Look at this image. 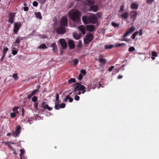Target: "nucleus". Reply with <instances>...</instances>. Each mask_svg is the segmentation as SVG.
I'll list each match as a JSON object with an SVG mask.
<instances>
[{"mask_svg": "<svg viewBox=\"0 0 159 159\" xmlns=\"http://www.w3.org/2000/svg\"><path fill=\"white\" fill-rule=\"evenodd\" d=\"M40 86H39L38 89L33 90V92L28 95V99H30L33 96L36 94L37 93Z\"/></svg>", "mask_w": 159, "mask_h": 159, "instance_id": "16", "label": "nucleus"}, {"mask_svg": "<svg viewBox=\"0 0 159 159\" xmlns=\"http://www.w3.org/2000/svg\"><path fill=\"white\" fill-rule=\"evenodd\" d=\"M56 32L58 34H64L66 32V30L64 28L59 27L57 28Z\"/></svg>", "mask_w": 159, "mask_h": 159, "instance_id": "13", "label": "nucleus"}, {"mask_svg": "<svg viewBox=\"0 0 159 159\" xmlns=\"http://www.w3.org/2000/svg\"><path fill=\"white\" fill-rule=\"evenodd\" d=\"M44 109H47L49 111H51L52 109V108L51 107H49L48 106V105L47 104L45 105V106H44Z\"/></svg>", "mask_w": 159, "mask_h": 159, "instance_id": "28", "label": "nucleus"}, {"mask_svg": "<svg viewBox=\"0 0 159 159\" xmlns=\"http://www.w3.org/2000/svg\"><path fill=\"white\" fill-rule=\"evenodd\" d=\"M59 99V95L58 93H57L56 94V101H58Z\"/></svg>", "mask_w": 159, "mask_h": 159, "instance_id": "53", "label": "nucleus"}, {"mask_svg": "<svg viewBox=\"0 0 159 159\" xmlns=\"http://www.w3.org/2000/svg\"><path fill=\"white\" fill-rule=\"evenodd\" d=\"M45 102H44L42 103L41 104L40 106L41 107L43 108H44V106H45Z\"/></svg>", "mask_w": 159, "mask_h": 159, "instance_id": "52", "label": "nucleus"}, {"mask_svg": "<svg viewBox=\"0 0 159 159\" xmlns=\"http://www.w3.org/2000/svg\"><path fill=\"white\" fill-rule=\"evenodd\" d=\"M125 10L124 9V5H122L121 6L120 8L119 11V12H120L122 11H124Z\"/></svg>", "mask_w": 159, "mask_h": 159, "instance_id": "39", "label": "nucleus"}, {"mask_svg": "<svg viewBox=\"0 0 159 159\" xmlns=\"http://www.w3.org/2000/svg\"><path fill=\"white\" fill-rule=\"evenodd\" d=\"M21 25L22 24L20 22H16L14 23L13 31L15 33H17Z\"/></svg>", "mask_w": 159, "mask_h": 159, "instance_id": "9", "label": "nucleus"}, {"mask_svg": "<svg viewBox=\"0 0 159 159\" xmlns=\"http://www.w3.org/2000/svg\"><path fill=\"white\" fill-rule=\"evenodd\" d=\"M69 84H71L72 83H75L76 82V80L74 78H71L68 81Z\"/></svg>", "mask_w": 159, "mask_h": 159, "instance_id": "29", "label": "nucleus"}, {"mask_svg": "<svg viewBox=\"0 0 159 159\" xmlns=\"http://www.w3.org/2000/svg\"><path fill=\"white\" fill-rule=\"evenodd\" d=\"M16 114L15 112H11L10 113V116L11 118H13L16 116Z\"/></svg>", "mask_w": 159, "mask_h": 159, "instance_id": "36", "label": "nucleus"}, {"mask_svg": "<svg viewBox=\"0 0 159 159\" xmlns=\"http://www.w3.org/2000/svg\"><path fill=\"white\" fill-rule=\"evenodd\" d=\"M135 28L134 26H132L129 28L126 31L122 37V38H123L122 40L128 43L130 41V39L125 38L129 35L130 34L132 33L135 30Z\"/></svg>", "mask_w": 159, "mask_h": 159, "instance_id": "5", "label": "nucleus"}, {"mask_svg": "<svg viewBox=\"0 0 159 159\" xmlns=\"http://www.w3.org/2000/svg\"><path fill=\"white\" fill-rule=\"evenodd\" d=\"M87 28L88 30L91 32L93 31L94 29V26L93 25H88L87 26Z\"/></svg>", "mask_w": 159, "mask_h": 159, "instance_id": "22", "label": "nucleus"}, {"mask_svg": "<svg viewBox=\"0 0 159 159\" xmlns=\"http://www.w3.org/2000/svg\"><path fill=\"white\" fill-rule=\"evenodd\" d=\"M15 12L10 13L9 14V17L8 21L11 24L13 23L14 22V20L15 17Z\"/></svg>", "mask_w": 159, "mask_h": 159, "instance_id": "12", "label": "nucleus"}, {"mask_svg": "<svg viewBox=\"0 0 159 159\" xmlns=\"http://www.w3.org/2000/svg\"><path fill=\"white\" fill-rule=\"evenodd\" d=\"M69 99V101L70 102H72L73 101V99L72 98L70 97H69V98H68Z\"/></svg>", "mask_w": 159, "mask_h": 159, "instance_id": "59", "label": "nucleus"}, {"mask_svg": "<svg viewBox=\"0 0 159 159\" xmlns=\"http://www.w3.org/2000/svg\"><path fill=\"white\" fill-rule=\"evenodd\" d=\"M20 126L19 125H17L16 127V130L13 134V136L15 137H16L18 136L19 134L20 133Z\"/></svg>", "mask_w": 159, "mask_h": 159, "instance_id": "15", "label": "nucleus"}, {"mask_svg": "<svg viewBox=\"0 0 159 159\" xmlns=\"http://www.w3.org/2000/svg\"><path fill=\"white\" fill-rule=\"evenodd\" d=\"M80 74H81L82 75V74L83 75H85L86 74V70H83V69L81 70L80 71Z\"/></svg>", "mask_w": 159, "mask_h": 159, "instance_id": "35", "label": "nucleus"}, {"mask_svg": "<svg viewBox=\"0 0 159 159\" xmlns=\"http://www.w3.org/2000/svg\"><path fill=\"white\" fill-rule=\"evenodd\" d=\"M143 34L142 33V30L140 29L139 30V36H141Z\"/></svg>", "mask_w": 159, "mask_h": 159, "instance_id": "58", "label": "nucleus"}, {"mask_svg": "<svg viewBox=\"0 0 159 159\" xmlns=\"http://www.w3.org/2000/svg\"><path fill=\"white\" fill-rule=\"evenodd\" d=\"M121 16L122 17L124 18L125 19H126L128 17L129 14L128 12H125L122 14Z\"/></svg>", "mask_w": 159, "mask_h": 159, "instance_id": "24", "label": "nucleus"}, {"mask_svg": "<svg viewBox=\"0 0 159 159\" xmlns=\"http://www.w3.org/2000/svg\"><path fill=\"white\" fill-rule=\"evenodd\" d=\"M72 93H70V94L68 95H67L66 97L64 99V102H66L67 101L68 99L69 98V95L71 94Z\"/></svg>", "mask_w": 159, "mask_h": 159, "instance_id": "49", "label": "nucleus"}, {"mask_svg": "<svg viewBox=\"0 0 159 159\" xmlns=\"http://www.w3.org/2000/svg\"><path fill=\"white\" fill-rule=\"evenodd\" d=\"M80 91H77L75 92H74L76 94L80 95L81 93L80 92Z\"/></svg>", "mask_w": 159, "mask_h": 159, "instance_id": "60", "label": "nucleus"}, {"mask_svg": "<svg viewBox=\"0 0 159 159\" xmlns=\"http://www.w3.org/2000/svg\"><path fill=\"white\" fill-rule=\"evenodd\" d=\"M23 9L25 11H27L28 10L29 8L27 7H23Z\"/></svg>", "mask_w": 159, "mask_h": 159, "instance_id": "56", "label": "nucleus"}, {"mask_svg": "<svg viewBox=\"0 0 159 159\" xmlns=\"http://www.w3.org/2000/svg\"><path fill=\"white\" fill-rule=\"evenodd\" d=\"M52 48V50L55 52L57 53V47L55 43H53L51 46Z\"/></svg>", "mask_w": 159, "mask_h": 159, "instance_id": "19", "label": "nucleus"}, {"mask_svg": "<svg viewBox=\"0 0 159 159\" xmlns=\"http://www.w3.org/2000/svg\"><path fill=\"white\" fill-rule=\"evenodd\" d=\"M114 46L113 45H106L105 46V48L106 49L112 48Z\"/></svg>", "mask_w": 159, "mask_h": 159, "instance_id": "26", "label": "nucleus"}, {"mask_svg": "<svg viewBox=\"0 0 159 159\" xmlns=\"http://www.w3.org/2000/svg\"><path fill=\"white\" fill-rule=\"evenodd\" d=\"M154 0H147L146 2L148 4H152Z\"/></svg>", "mask_w": 159, "mask_h": 159, "instance_id": "44", "label": "nucleus"}, {"mask_svg": "<svg viewBox=\"0 0 159 159\" xmlns=\"http://www.w3.org/2000/svg\"><path fill=\"white\" fill-rule=\"evenodd\" d=\"M60 108H63L65 107L66 106V104L64 103H62L60 104Z\"/></svg>", "mask_w": 159, "mask_h": 159, "instance_id": "48", "label": "nucleus"}, {"mask_svg": "<svg viewBox=\"0 0 159 159\" xmlns=\"http://www.w3.org/2000/svg\"><path fill=\"white\" fill-rule=\"evenodd\" d=\"M152 56L154 57H157V53L155 51L152 52Z\"/></svg>", "mask_w": 159, "mask_h": 159, "instance_id": "45", "label": "nucleus"}, {"mask_svg": "<svg viewBox=\"0 0 159 159\" xmlns=\"http://www.w3.org/2000/svg\"><path fill=\"white\" fill-rule=\"evenodd\" d=\"M20 157L21 159H26L25 157L24 156H20Z\"/></svg>", "mask_w": 159, "mask_h": 159, "instance_id": "64", "label": "nucleus"}, {"mask_svg": "<svg viewBox=\"0 0 159 159\" xmlns=\"http://www.w3.org/2000/svg\"><path fill=\"white\" fill-rule=\"evenodd\" d=\"M24 149H20V156H23L24 154Z\"/></svg>", "mask_w": 159, "mask_h": 159, "instance_id": "46", "label": "nucleus"}, {"mask_svg": "<svg viewBox=\"0 0 159 159\" xmlns=\"http://www.w3.org/2000/svg\"><path fill=\"white\" fill-rule=\"evenodd\" d=\"M38 103L37 102L35 103L34 104V107L36 110L38 109Z\"/></svg>", "mask_w": 159, "mask_h": 159, "instance_id": "42", "label": "nucleus"}, {"mask_svg": "<svg viewBox=\"0 0 159 159\" xmlns=\"http://www.w3.org/2000/svg\"><path fill=\"white\" fill-rule=\"evenodd\" d=\"M93 39V35L91 33H89L87 35L84 40V43L86 44L89 43Z\"/></svg>", "mask_w": 159, "mask_h": 159, "instance_id": "6", "label": "nucleus"}, {"mask_svg": "<svg viewBox=\"0 0 159 159\" xmlns=\"http://www.w3.org/2000/svg\"><path fill=\"white\" fill-rule=\"evenodd\" d=\"M131 8L132 9H137L138 8V5L134 3H132L131 5Z\"/></svg>", "mask_w": 159, "mask_h": 159, "instance_id": "21", "label": "nucleus"}, {"mask_svg": "<svg viewBox=\"0 0 159 159\" xmlns=\"http://www.w3.org/2000/svg\"><path fill=\"white\" fill-rule=\"evenodd\" d=\"M97 20V18L94 14H90L88 17L87 16H84L82 17V21L85 24L89 23L94 24L96 22Z\"/></svg>", "mask_w": 159, "mask_h": 159, "instance_id": "1", "label": "nucleus"}, {"mask_svg": "<svg viewBox=\"0 0 159 159\" xmlns=\"http://www.w3.org/2000/svg\"><path fill=\"white\" fill-rule=\"evenodd\" d=\"M125 43H117L116 44V47H120L124 45Z\"/></svg>", "mask_w": 159, "mask_h": 159, "instance_id": "41", "label": "nucleus"}, {"mask_svg": "<svg viewBox=\"0 0 159 159\" xmlns=\"http://www.w3.org/2000/svg\"><path fill=\"white\" fill-rule=\"evenodd\" d=\"M135 50V48L134 47H130L129 49V51L130 52H131L132 51H134Z\"/></svg>", "mask_w": 159, "mask_h": 159, "instance_id": "34", "label": "nucleus"}, {"mask_svg": "<svg viewBox=\"0 0 159 159\" xmlns=\"http://www.w3.org/2000/svg\"><path fill=\"white\" fill-rule=\"evenodd\" d=\"M25 38L24 37H22L20 36H17L14 43V46L16 47H19V43L21 42Z\"/></svg>", "mask_w": 159, "mask_h": 159, "instance_id": "10", "label": "nucleus"}, {"mask_svg": "<svg viewBox=\"0 0 159 159\" xmlns=\"http://www.w3.org/2000/svg\"><path fill=\"white\" fill-rule=\"evenodd\" d=\"M38 100V98L36 96L33 97L32 99V101L34 102H36Z\"/></svg>", "mask_w": 159, "mask_h": 159, "instance_id": "33", "label": "nucleus"}, {"mask_svg": "<svg viewBox=\"0 0 159 159\" xmlns=\"http://www.w3.org/2000/svg\"><path fill=\"white\" fill-rule=\"evenodd\" d=\"M18 108L19 107H14L12 109V111H14V112H15L16 113H18Z\"/></svg>", "mask_w": 159, "mask_h": 159, "instance_id": "30", "label": "nucleus"}, {"mask_svg": "<svg viewBox=\"0 0 159 159\" xmlns=\"http://www.w3.org/2000/svg\"><path fill=\"white\" fill-rule=\"evenodd\" d=\"M68 44L69 48L70 49H74L75 48V45L73 40L71 39L69 40Z\"/></svg>", "mask_w": 159, "mask_h": 159, "instance_id": "14", "label": "nucleus"}, {"mask_svg": "<svg viewBox=\"0 0 159 159\" xmlns=\"http://www.w3.org/2000/svg\"><path fill=\"white\" fill-rule=\"evenodd\" d=\"M75 99L76 101H78L80 99V97L78 95H76L75 96Z\"/></svg>", "mask_w": 159, "mask_h": 159, "instance_id": "51", "label": "nucleus"}, {"mask_svg": "<svg viewBox=\"0 0 159 159\" xmlns=\"http://www.w3.org/2000/svg\"><path fill=\"white\" fill-rule=\"evenodd\" d=\"M56 110H58L60 108V104H55L54 106Z\"/></svg>", "mask_w": 159, "mask_h": 159, "instance_id": "38", "label": "nucleus"}, {"mask_svg": "<svg viewBox=\"0 0 159 159\" xmlns=\"http://www.w3.org/2000/svg\"><path fill=\"white\" fill-rule=\"evenodd\" d=\"M3 142L5 143V145H7L8 146H9V145H10V142H5L3 141Z\"/></svg>", "mask_w": 159, "mask_h": 159, "instance_id": "57", "label": "nucleus"}, {"mask_svg": "<svg viewBox=\"0 0 159 159\" xmlns=\"http://www.w3.org/2000/svg\"><path fill=\"white\" fill-rule=\"evenodd\" d=\"M36 16L37 18H39L40 19H42V16H41V13L40 12H38L35 13Z\"/></svg>", "mask_w": 159, "mask_h": 159, "instance_id": "23", "label": "nucleus"}, {"mask_svg": "<svg viewBox=\"0 0 159 159\" xmlns=\"http://www.w3.org/2000/svg\"><path fill=\"white\" fill-rule=\"evenodd\" d=\"M12 77L14 78L15 80H16L18 78L17 74H13L12 75Z\"/></svg>", "mask_w": 159, "mask_h": 159, "instance_id": "47", "label": "nucleus"}, {"mask_svg": "<svg viewBox=\"0 0 159 159\" xmlns=\"http://www.w3.org/2000/svg\"><path fill=\"white\" fill-rule=\"evenodd\" d=\"M60 22V25L61 26H67L68 25L67 19L66 16H63Z\"/></svg>", "mask_w": 159, "mask_h": 159, "instance_id": "8", "label": "nucleus"}, {"mask_svg": "<svg viewBox=\"0 0 159 159\" xmlns=\"http://www.w3.org/2000/svg\"><path fill=\"white\" fill-rule=\"evenodd\" d=\"M5 57V56L2 55V56L1 58L0 59L1 61H3V60L4 59Z\"/></svg>", "mask_w": 159, "mask_h": 159, "instance_id": "62", "label": "nucleus"}, {"mask_svg": "<svg viewBox=\"0 0 159 159\" xmlns=\"http://www.w3.org/2000/svg\"><path fill=\"white\" fill-rule=\"evenodd\" d=\"M79 61L78 59H75L73 60L74 64L75 66L78 63Z\"/></svg>", "mask_w": 159, "mask_h": 159, "instance_id": "40", "label": "nucleus"}, {"mask_svg": "<svg viewBox=\"0 0 159 159\" xmlns=\"http://www.w3.org/2000/svg\"><path fill=\"white\" fill-rule=\"evenodd\" d=\"M85 4L89 7V10L94 12H97L98 10V4H95L94 0H86Z\"/></svg>", "mask_w": 159, "mask_h": 159, "instance_id": "3", "label": "nucleus"}, {"mask_svg": "<svg viewBox=\"0 0 159 159\" xmlns=\"http://www.w3.org/2000/svg\"><path fill=\"white\" fill-rule=\"evenodd\" d=\"M112 25L114 27H119V25L118 24L115 23V22H112L111 23Z\"/></svg>", "mask_w": 159, "mask_h": 159, "instance_id": "37", "label": "nucleus"}, {"mask_svg": "<svg viewBox=\"0 0 159 159\" xmlns=\"http://www.w3.org/2000/svg\"><path fill=\"white\" fill-rule=\"evenodd\" d=\"M132 15L131 17L133 19V21H134L136 18V16L137 15V12L136 11H133L132 12Z\"/></svg>", "mask_w": 159, "mask_h": 159, "instance_id": "18", "label": "nucleus"}, {"mask_svg": "<svg viewBox=\"0 0 159 159\" xmlns=\"http://www.w3.org/2000/svg\"><path fill=\"white\" fill-rule=\"evenodd\" d=\"M82 78L83 76L81 74H80L78 76V79L80 80H81L82 79Z\"/></svg>", "mask_w": 159, "mask_h": 159, "instance_id": "50", "label": "nucleus"}, {"mask_svg": "<svg viewBox=\"0 0 159 159\" xmlns=\"http://www.w3.org/2000/svg\"><path fill=\"white\" fill-rule=\"evenodd\" d=\"M60 43L63 49H66L67 47V43L65 40L64 39H60L59 40Z\"/></svg>", "mask_w": 159, "mask_h": 159, "instance_id": "11", "label": "nucleus"}, {"mask_svg": "<svg viewBox=\"0 0 159 159\" xmlns=\"http://www.w3.org/2000/svg\"><path fill=\"white\" fill-rule=\"evenodd\" d=\"M123 77V76L121 75H119L118 77H117V78L118 79H122Z\"/></svg>", "mask_w": 159, "mask_h": 159, "instance_id": "63", "label": "nucleus"}, {"mask_svg": "<svg viewBox=\"0 0 159 159\" xmlns=\"http://www.w3.org/2000/svg\"><path fill=\"white\" fill-rule=\"evenodd\" d=\"M139 33L138 31H137L135 32L131 36V38L133 39H134L135 37L137 36Z\"/></svg>", "mask_w": 159, "mask_h": 159, "instance_id": "27", "label": "nucleus"}, {"mask_svg": "<svg viewBox=\"0 0 159 159\" xmlns=\"http://www.w3.org/2000/svg\"><path fill=\"white\" fill-rule=\"evenodd\" d=\"M82 45V42L81 40H79L78 42V43L77 45V47L78 48H81Z\"/></svg>", "mask_w": 159, "mask_h": 159, "instance_id": "32", "label": "nucleus"}, {"mask_svg": "<svg viewBox=\"0 0 159 159\" xmlns=\"http://www.w3.org/2000/svg\"><path fill=\"white\" fill-rule=\"evenodd\" d=\"M9 147V149H11V151H14V149L10 145H9V146H8Z\"/></svg>", "mask_w": 159, "mask_h": 159, "instance_id": "61", "label": "nucleus"}, {"mask_svg": "<svg viewBox=\"0 0 159 159\" xmlns=\"http://www.w3.org/2000/svg\"><path fill=\"white\" fill-rule=\"evenodd\" d=\"M33 5L35 7H37L38 5V2L36 1H34L33 2Z\"/></svg>", "mask_w": 159, "mask_h": 159, "instance_id": "43", "label": "nucleus"}, {"mask_svg": "<svg viewBox=\"0 0 159 159\" xmlns=\"http://www.w3.org/2000/svg\"><path fill=\"white\" fill-rule=\"evenodd\" d=\"M104 57V55L101 54H100L98 56V61L100 63V66H102L104 65L107 62V60L103 58Z\"/></svg>", "mask_w": 159, "mask_h": 159, "instance_id": "7", "label": "nucleus"}, {"mask_svg": "<svg viewBox=\"0 0 159 159\" xmlns=\"http://www.w3.org/2000/svg\"><path fill=\"white\" fill-rule=\"evenodd\" d=\"M38 48L40 49H46L47 47L45 44H42L38 47Z\"/></svg>", "mask_w": 159, "mask_h": 159, "instance_id": "25", "label": "nucleus"}, {"mask_svg": "<svg viewBox=\"0 0 159 159\" xmlns=\"http://www.w3.org/2000/svg\"><path fill=\"white\" fill-rule=\"evenodd\" d=\"M8 50V48H7V47L4 48L3 49V55H4V56H5V55L6 54L7 52V51Z\"/></svg>", "mask_w": 159, "mask_h": 159, "instance_id": "31", "label": "nucleus"}, {"mask_svg": "<svg viewBox=\"0 0 159 159\" xmlns=\"http://www.w3.org/2000/svg\"><path fill=\"white\" fill-rule=\"evenodd\" d=\"M70 18L75 23H79L80 20L81 14L78 11H76L70 13Z\"/></svg>", "mask_w": 159, "mask_h": 159, "instance_id": "2", "label": "nucleus"}, {"mask_svg": "<svg viewBox=\"0 0 159 159\" xmlns=\"http://www.w3.org/2000/svg\"><path fill=\"white\" fill-rule=\"evenodd\" d=\"M74 38L76 39H79L81 35L80 34H78L76 32H74L73 33Z\"/></svg>", "mask_w": 159, "mask_h": 159, "instance_id": "20", "label": "nucleus"}, {"mask_svg": "<svg viewBox=\"0 0 159 159\" xmlns=\"http://www.w3.org/2000/svg\"><path fill=\"white\" fill-rule=\"evenodd\" d=\"M17 53V51L16 50H13L12 52V54L14 55H16Z\"/></svg>", "mask_w": 159, "mask_h": 159, "instance_id": "54", "label": "nucleus"}, {"mask_svg": "<svg viewBox=\"0 0 159 159\" xmlns=\"http://www.w3.org/2000/svg\"><path fill=\"white\" fill-rule=\"evenodd\" d=\"M78 28L80 31L84 34L86 33L85 27L82 25H80L78 26Z\"/></svg>", "mask_w": 159, "mask_h": 159, "instance_id": "17", "label": "nucleus"}, {"mask_svg": "<svg viewBox=\"0 0 159 159\" xmlns=\"http://www.w3.org/2000/svg\"><path fill=\"white\" fill-rule=\"evenodd\" d=\"M114 68V66H111L108 69V71L110 72H111L112 71V69Z\"/></svg>", "mask_w": 159, "mask_h": 159, "instance_id": "55", "label": "nucleus"}, {"mask_svg": "<svg viewBox=\"0 0 159 159\" xmlns=\"http://www.w3.org/2000/svg\"><path fill=\"white\" fill-rule=\"evenodd\" d=\"M85 87L83 85L79 83H77L75 84L74 87V89L72 92H75L78 91H82V94L84 93L86 91Z\"/></svg>", "mask_w": 159, "mask_h": 159, "instance_id": "4", "label": "nucleus"}]
</instances>
